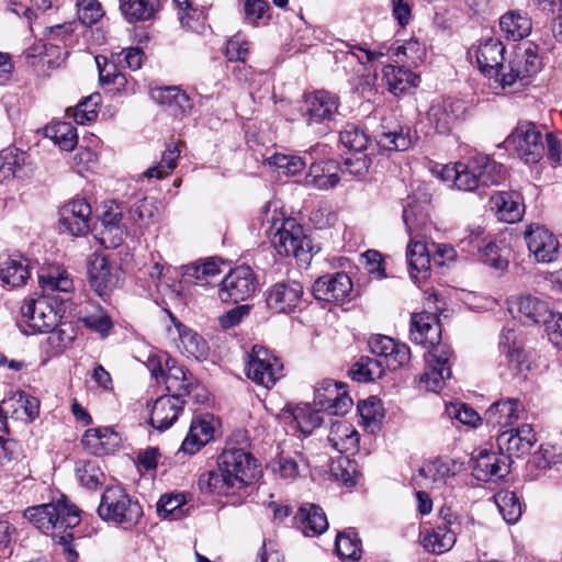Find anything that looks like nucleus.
Returning <instances> with one entry per match:
<instances>
[{
  "label": "nucleus",
  "instance_id": "1",
  "mask_svg": "<svg viewBox=\"0 0 562 562\" xmlns=\"http://www.w3.org/2000/svg\"><path fill=\"white\" fill-rule=\"evenodd\" d=\"M23 517L43 533L52 535L55 543L63 549L68 562H75L78 558L72 547L74 535L68 531L80 522L79 510L75 505L66 501L30 506L23 512Z\"/></svg>",
  "mask_w": 562,
  "mask_h": 562
},
{
  "label": "nucleus",
  "instance_id": "2",
  "mask_svg": "<svg viewBox=\"0 0 562 562\" xmlns=\"http://www.w3.org/2000/svg\"><path fill=\"white\" fill-rule=\"evenodd\" d=\"M442 181H450L461 191H475L499 184L506 177L504 166L488 156L472 157L467 164L441 166L437 171Z\"/></svg>",
  "mask_w": 562,
  "mask_h": 562
},
{
  "label": "nucleus",
  "instance_id": "3",
  "mask_svg": "<svg viewBox=\"0 0 562 562\" xmlns=\"http://www.w3.org/2000/svg\"><path fill=\"white\" fill-rule=\"evenodd\" d=\"M273 248L281 256H293L302 263H308L313 257L314 246L294 218L273 220L269 233Z\"/></svg>",
  "mask_w": 562,
  "mask_h": 562
},
{
  "label": "nucleus",
  "instance_id": "4",
  "mask_svg": "<svg viewBox=\"0 0 562 562\" xmlns=\"http://www.w3.org/2000/svg\"><path fill=\"white\" fill-rule=\"evenodd\" d=\"M97 512L102 520L120 525L124 529H132L143 516L138 501L119 485L108 486L103 491Z\"/></svg>",
  "mask_w": 562,
  "mask_h": 562
},
{
  "label": "nucleus",
  "instance_id": "5",
  "mask_svg": "<svg viewBox=\"0 0 562 562\" xmlns=\"http://www.w3.org/2000/svg\"><path fill=\"white\" fill-rule=\"evenodd\" d=\"M527 165L541 160L544 154V140L538 126L529 121L519 122L504 142Z\"/></svg>",
  "mask_w": 562,
  "mask_h": 562
},
{
  "label": "nucleus",
  "instance_id": "6",
  "mask_svg": "<svg viewBox=\"0 0 562 562\" xmlns=\"http://www.w3.org/2000/svg\"><path fill=\"white\" fill-rule=\"evenodd\" d=\"M282 363L262 346H254L248 355L245 372L248 379L267 389L281 376Z\"/></svg>",
  "mask_w": 562,
  "mask_h": 562
},
{
  "label": "nucleus",
  "instance_id": "7",
  "mask_svg": "<svg viewBox=\"0 0 562 562\" xmlns=\"http://www.w3.org/2000/svg\"><path fill=\"white\" fill-rule=\"evenodd\" d=\"M258 286L252 269L248 266H239L231 270L222 280L218 289V297L225 303H238L254 295Z\"/></svg>",
  "mask_w": 562,
  "mask_h": 562
},
{
  "label": "nucleus",
  "instance_id": "8",
  "mask_svg": "<svg viewBox=\"0 0 562 562\" xmlns=\"http://www.w3.org/2000/svg\"><path fill=\"white\" fill-rule=\"evenodd\" d=\"M217 465L232 479V483L241 490L256 476V460L243 449L231 448L222 452Z\"/></svg>",
  "mask_w": 562,
  "mask_h": 562
},
{
  "label": "nucleus",
  "instance_id": "9",
  "mask_svg": "<svg viewBox=\"0 0 562 562\" xmlns=\"http://www.w3.org/2000/svg\"><path fill=\"white\" fill-rule=\"evenodd\" d=\"M339 99L324 90L305 97L302 115L308 126H328L338 115Z\"/></svg>",
  "mask_w": 562,
  "mask_h": 562
},
{
  "label": "nucleus",
  "instance_id": "10",
  "mask_svg": "<svg viewBox=\"0 0 562 562\" xmlns=\"http://www.w3.org/2000/svg\"><path fill=\"white\" fill-rule=\"evenodd\" d=\"M352 404L344 383L326 379L315 387L314 405L326 412L327 415H345Z\"/></svg>",
  "mask_w": 562,
  "mask_h": 562
},
{
  "label": "nucleus",
  "instance_id": "11",
  "mask_svg": "<svg viewBox=\"0 0 562 562\" xmlns=\"http://www.w3.org/2000/svg\"><path fill=\"white\" fill-rule=\"evenodd\" d=\"M452 352L447 347H434L425 356L426 369L420 376V383L425 384L427 391H440L446 380L451 376V359Z\"/></svg>",
  "mask_w": 562,
  "mask_h": 562
},
{
  "label": "nucleus",
  "instance_id": "12",
  "mask_svg": "<svg viewBox=\"0 0 562 562\" xmlns=\"http://www.w3.org/2000/svg\"><path fill=\"white\" fill-rule=\"evenodd\" d=\"M525 240L529 252L539 263L554 262L560 252L558 237L544 226L531 224L525 232Z\"/></svg>",
  "mask_w": 562,
  "mask_h": 562
},
{
  "label": "nucleus",
  "instance_id": "13",
  "mask_svg": "<svg viewBox=\"0 0 562 562\" xmlns=\"http://www.w3.org/2000/svg\"><path fill=\"white\" fill-rule=\"evenodd\" d=\"M21 321L27 325L33 333H45L55 327L58 315L55 308L45 297L27 299L21 306Z\"/></svg>",
  "mask_w": 562,
  "mask_h": 562
},
{
  "label": "nucleus",
  "instance_id": "14",
  "mask_svg": "<svg viewBox=\"0 0 562 562\" xmlns=\"http://www.w3.org/2000/svg\"><path fill=\"white\" fill-rule=\"evenodd\" d=\"M541 68V60L536 48L528 47L521 53H517L509 61L505 72L502 74L499 83L503 88L512 87L517 81L527 85L529 78L537 74Z\"/></svg>",
  "mask_w": 562,
  "mask_h": 562
},
{
  "label": "nucleus",
  "instance_id": "15",
  "mask_svg": "<svg viewBox=\"0 0 562 562\" xmlns=\"http://www.w3.org/2000/svg\"><path fill=\"white\" fill-rule=\"evenodd\" d=\"M302 295L303 286L300 282L281 281L266 292V304L274 313H290L297 307Z\"/></svg>",
  "mask_w": 562,
  "mask_h": 562
},
{
  "label": "nucleus",
  "instance_id": "16",
  "mask_svg": "<svg viewBox=\"0 0 562 562\" xmlns=\"http://www.w3.org/2000/svg\"><path fill=\"white\" fill-rule=\"evenodd\" d=\"M508 456L497 451L480 450L472 459V471L476 480L488 482L505 477L509 473Z\"/></svg>",
  "mask_w": 562,
  "mask_h": 562
},
{
  "label": "nucleus",
  "instance_id": "17",
  "mask_svg": "<svg viewBox=\"0 0 562 562\" xmlns=\"http://www.w3.org/2000/svg\"><path fill=\"white\" fill-rule=\"evenodd\" d=\"M312 290L316 300L338 303L350 294L352 282L345 272H335L319 277L314 282Z\"/></svg>",
  "mask_w": 562,
  "mask_h": 562
},
{
  "label": "nucleus",
  "instance_id": "18",
  "mask_svg": "<svg viewBox=\"0 0 562 562\" xmlns=\"http://www.w3.org/2000/svg\"><path fill=\"white\" fill-rule=\"evenodd\" d=\"M536 441L533 428L528 424L507 429L497 436L498 449L508 456L509 461L512 456L520 457L529 453Z\"/></svg>",
  "mask_w": 562,
  "mask_h": 562
},
{
  "label": "nucleus",
  "instance_id": "19",
  "mask_svg": "<svg viewBox=\"0 0 562 562\" xmlns=\"http://www.w3.org/2000/svg\"><path fill=\"white\" fill-rule=\"evenodd\" d=\"M463 112L464 106L460 101L437 100L430 105L427 120L439 134H449Z\"/></svg>",
  "mask_w": 562,
  "mask_h": 562
},
{
  "label": "nucleus",
  "instance_id": "20",
  "mask_svg": "<svg viewBox=\"0 0 562 562\" xmlns=\"http://www.w3.org/2000/svg\"><path fill=\"white\" fill-rule=\"evenodd\" d=\"M91 213L85 200H75L60 209L59 223L72 236H83L90 229Z\"/></svg>",
  "mask_w": 562,
  "mask_h": 562
},
{
  "label": "nucleus",
  "instance_id": "21",
  "mask_svg": "<svg viewBox=\"0 0 562 562\" xmlns=\"http://www.w3.org/2000/svg\"><path fill=\"white\" fill-rule=\"evenodd\" d=\"M505 46L499 40L488 38L481 44L476 52V60L480 70L487 77L499 80L505 72L504 66Z\"/></svg>",
  "mask_w": 562,
  "mask_h": 562
},
{
  "label": "nucleus",
  "instance_id": "22",
  "mask_svg": "<svg viewBox=\"0 0 562 562\" xmlns=\"http://www.w3.org/2000/svg\"><path fill=\"white\" fill-rule=\"evenodd\" d=\"M88 277L91 288L100 296L110 293L117 284V276L112 272L109 260L97 252L89 258Z\"/></svg>",
  "mask_w": 562,
  "mask_h": 562
},
{
  "label": "nucleus",
  "instance_id": "23",
  "mask_svg": "<svg viewBox=\"0 0 562 562\" xmlns=\"http://www.w3.org/2000/svg\"><path fill=\"white\" fill-rule=\"evenodd\" d=\"M40 413V401L22 391L12 393L0 405V414L14 419L33 422Z\"/></svg>",
  "mask_w": 562,
  "mask_h": 562
},
{
  "label": "nucleus",
  "instance_id": "24",
  "mask_svg": "<svg viewBox=\"0 0 562 562\" xmlns=\"http://www.w3.org/2000/svg\"><path fill=\"white\" fill-rule=\"evenodd\" d=\"M183 405L184 400L177 397V395H162L158 397L151 408L150 425L159 431L170 428L178 419Z\"/></svg>",
  "mask_w": 562,
  "mask_h": 562
},
{
  "label": "nucleus",
  "instance_id": "25",
  "mask_svg": "<svg viewBox=\"0 0 562 562\" xmlns=\"http://www.w3.org/2000/svg\"><path fill=\"white\" fill-rule=\"evenodd\" d=\"M456 463L449 460L435 459L426 461L413 476L414 482L424 487L439 486L454 475Z\"/></svg>",
  "mask_w": 562,
  "mask_h": 562
},
{
  "label": "nucleus",
  "instance_id": "26",
  "mask_svg": "<svg viewBox=\"0 0 562 562\" xmlns=\"http://www.w3.org/2000/svg\"><path fill=\"white\" fill-rule=\"evenodd\" d=\"M120 441L119 435L108 427L88 429L81 439L85 449L99 457L114 452Z\"/></svg>",
  "mask_w": 562,
  "mask_h": 562
},
{
  "label": "nucleus",
  "instance_id": "27",
  "mask_svg": "<svg viewBox=\"0 0 562 562\" xmlns=\"http://www.w3.org/2000/svg\"><path fill=\"white\" fill-rule=\"evenodd\" d=\"M360 435L349 422L336 419L331 422L328 442L341 454L355 453L358 450Z\"/></svg>",
  "mask_w": 562,
  "mask_h": 562
},
{
  "label": "nucleus",
  "instance_id": "28",
  "mask_svg": "<svg viewBox=\"0 0 562 562\" xmlns=\"http://www.w3.org/2000/svg\"><path fill=\"white\" fill-rule=\"evenodd\" d=\"M409 274L413 279H426L431 266V249L429 245L412 237L406 249Z\"/></svg>",
  "mask_w": 562,
  "mask_h": 562
},
{
  "label": "nucleus",
  "instance_id": "29",
  "mask_svg": "<svg viewBox=\"0 0 562 562\" xmlns=\"http://www.w3.org/2000/svg\"><path fill=\"white\" fill-rule=\"evenodd\" d=\"M491 207L499 220L515 223L522 217L525 206L517 192L498 191L491 196Z\"/></svg>",
  "mask_w": 562,
  "mask_h": 562
},
{
  "label": "nucleus",
  "instance_id": "30",
  "mask_svg": "<svg viewBox=\"0 0 562 562\" xmlns=\"http://www.w3.org/2000/svg\"><path fill=\"white\" fill-rule=\"evenodd\" d=\"M521 407L517 398L499 400L486 409L484 417L493 427H507L518 419Z\"/></svg>",
  "mask_w": 562,
  "mask_h": 562
},
{
  "label": "nucleus",
  "instance_id": "31",
  "mask_svg": "<svg viewBox=\"0 0 562 562\" xmlns=\"http://www.w3.org/2000/svg\"><path fill=\"white\" fill-rule=\"evenodd\" d=\"M167 373L164 375L165 384L169 395H177L183 398L189 395L194 386V381L191 374H187L184 369L177 366L176 360L167 357L165 360Z\"/></svg>",
  "mask_w": 562,
  "mask_h": 562
},
{
  "label": "nucleus",
  "instance_id": "32",
  "mask_svg": "<svg viewBox=\"0 0 562 562\" xmlns=\"http://www.w3.org/2000/svg\"><path fill=\"white\" fill-rule=\"evenodd\" d=\"M305 536H319L328 528L327 517L322 507L315 504H303L296 514Z\"/></svg>",
  "mask_w": 562,
  "mask_h": 562
},
{
  "label": "nucleus",
  "instance_id": "33",
  "mask_svg": "<svg viewBox=\"0 0 562 562\" xmlns=\"http://www.w3.org/2000/svg\"><path fill=\"white\" fill-rule=\"evenodd\" d=\"M517 310L520 317L527 324L544 325L548 319L553 316V312L549 308L548 303L532 295H522L518 297Z\"/></svg>",
  "mask_w": 562,
  "mask_h": 562
},
{
  "label": "nucleus",
  "instance_id": "34",
  "mask_svg": "<svg viewBox=\"0 0 562 562\" xmlns=\"http://www.w3.org/2000/svg\"><path fill=\"white\" fill-rule=\"evenodd\" d=\"M26 154L16 148L0 153V181L11 178L23 179L30 176L32 168H26Z\"/></svg>",
  "mask_w": 562,
  "mask_h": 562
},
{
  "label": "nucleus",
  "instance_id": "35",
  "mask_svg": "<svg viewBox=\"0 0 562 562\" xmlns=\"http://www.w3.org/2000/svg\"><path fill=\"white\" fill-rule=\"evenodd\" d=\"M383 79L387 86V90L400 95L405 93L409 88L417 87L419 76L407 68L386 65L383 67Z\"/></svg>",
  "mask_w": 562,
  "mask_h": 562
},
{
  "label": "nucleus",
  "instance_id": "36",
  "mask_svg": "<svg viewBox=\"0 0 562 562\" xmlns=\"http://www.w3.org/2000/svg\"><path fill=\"white\" fill-rule=\"evenodd\" d=\"M172 322L179 335L178 348L182 353H186L188 357H193L196 360L206 358L209 352L207 342L198 333L188 328L180 322H177L173 317Z\"/></svg>",
  "mask_w": 562,
  "mask_h": 562
},
{
  "label": "nucleus",
  "instance_id": "37",
  "mask_svg": "<svg viewBox=\"0 0 562 562\" xmlns=\"http://www.w3.org/2000/svg\"><path fill=\"white\" fill-rule=\"evenodd\" d=\"M338 166L335 161H321L311 165L305 184L321 190L334 188L339 182Z\"/></svg>",
  "mask_w": 562,
  "mask_h": 562
},
{
  "label": "nucleus",
  "instance_id": "38",
  "mask_svg": "<svg viewBox=\"0 0 562 562\" xmlns=\"http://www.w3.org/2000/svg\"><path fill=\"white\" fill-rule=\"evenodd\" d=\"M199 488L203 493L215 495H234L239 488L232 483V479L217 465V470H211L200 475Z\"/></svg>",
  "mask_w": 562,
  "mask_h": 562
},
{
  "label": "nucleus",
  "instance_id": "39",
  "mask_svg": "<svg viewBox=\"0 0 562 562\" xmlns=\"http://www.w3.org/2000/svg\"><path fill=\"white\" fill-rule=\"evenodd\" d=\"M120 11L128 23L147 21L158 11L159 0H119Z\"/></svg>",
  "mask_w": 562,
  "mask_h": 562
},
{
  "label": "nucleus",
  "instance_id": "40",
  "mask_svg": "<svg viewBox=\"0 0 562 562\" xmlns=\"http://www.w3.org/2000/svg\"><path fill=\"white\" fill-rule=\"evenodd\" d=\"M480 234L481 232H477V234L469 240V244H473L480 251V260L497 271L505 270L508 266V260L502 255L499 246L493 240L485 243L484 239H480Z\"/></svg>",
  "mask_w": 562,
  "mask_h": 562
},
{
  "label": "nucleus",
  "instance_id": "41",
  "mask_svg": "<svg viewBox=\"0 0 562 562\" xmlns=\"http://www.w3.org/2000/svg\"><path fill=\"white\" fill-rule=\"evenodd\" d=\"M47 333L46 344L48 346L47 355L49 357H56L65 352V350L71 346L76 337L75 328L68 323L57 324Z\"/></svg>",
  "mask_w": 562,
  "mask_h": 562
},
{
  "label": "nucleus",
  "instance_id": "42",
  "mask_svg": "<svg viewBox=\"0 0 562 562\" xmlns=\"http://www.w3.org/2000/svg\"><path fill=\"white\" fill-rule=\"evenodd\" d=\"M0 266V280L10 288L23 285L30 277L25 259L9 257Z\"/></svg>",
  "mask_w": 562,
  "mask_h": 562
},
{
  "label": "nucleus",
  "instance_id": "43",
  "mask_svg": "<svg viewBox=\"0 0 562 562\" xmlns=\"http://www.w3.org/2000/svg\"><path fill=\"white\" fill-rule=\"evenodd\" d=\"M499 27L507 38L519 41L530 34L532 22L527 15L508 12L501 18Z\"/></svg>",
  "mask_w": 562,
  "mask_h": 562
},
{
  "label": "nucleus",
  "instance_id": "44",
  "mask_svg": "<svg viewBox=\"0 0 562 562\" xmlns=\"http://www.w3.org/2000/svg\"><path fill=\"white\" fill-rule=\"evenodd\" d=\"M457 540L454 529L447 526H437L423 538L424 548L435 554H441L450 550Z\"/></svg>",
  "mask_w": 562,
  "mask_h": 562
},
{
  "label": "nucleus",
  "instance_id": "45",
  "mask_svg": "<svg viewBox=\"0 0 562 562\" xmlns=\"http://www.w3.org/2000/svg\"><path fill=\"white\" fill-rule=\"evenodd\" d=\"M499 350L506 356V359L513 369L520 372L528 369L526 355L521 347L516 342V334L514 330L508 329L502 334Z\"/></svg>",
  "mask_w": 562,
  "mask_h": 562
},
{
  "label": "nucleus",
  "instance_id": "46",
  "mask_svg": "<svg viewBox=\"0 0 562 562\" xmlns=\"http://www.w3.org/2000/svg\"><path fill=\"white\" fill-rule=\"evenodd\" d=\"M45 135L63 150H72L78 143L76 127L69 122H56L46 126Z\"/></svg>",
  "mask_w": 562,
  "mask_h": 562
},
{
  "label": "nucleus",
  "instance_id": "47",
  "mask_svg": "<svg viewBox=\"0 0 562 562\" xmlns=\"http://www.w3.org/2000/svg\"><path fill=\"white\" fill-rule=\"evenodd\" d=\"M153 98L160 104L168 106L175 113L186 112L191 108L190 99L178 87H165L153 91Z\"/></svg>",
  "mask_w": 562,
  "mask_h": 562
},
{
  "label": "nucleus",
  "instance_id": "48",
  "mask_svg": "<svg viewBox=\"0 0 562 562\" xmlns=\"http://www.w3.org/2000/svg\"><path fill=\"white\" fill-rule=\"evenodd\" d=\"M79 319L89 328L102 336L106 335L112 327L110 317L99 304L88 303L79 311Z\"/></svg>",
  "mask_w": 562,
  "mask_h": 562
},
{
  "label": "nucleus",
  "instance_id": "49",
  "mask_svg": "<svg viewBox=\"0 0 562 562\" xmlns=\"http://www.w3.org/2000/svg\"><path fill=\"white\" fill-rule=\"evenodd\" d=\"M131 220L139 226H149L159 220V205L153 198H143L130 209Z\"/></svg>",
  "mask_w": 562,
  "mask_h": 562
},
{
  "label": "nucleus",
  "instance_id": "50",
  "mask_svg": "<svg viewBox=\"0 0 562 562\" xmlns=\"http://www.w3.org/2000/svg\"><path fill=\"white\" fill-rule=\"evenodd\" d=\"M378 145L385 150H407L414 143V135L407 126L378 135Z\"/></svg>",
  "mask_w": 562,
  "mask_h": 562
},
{
  "label": "nucleus",
  "instance_id": "51",
  "mask_svg": "<svg viewBox=\"0 0 562 562\" xmlns=\"http://www.w3.org/2000/svg\"><path fill=\"white\" fill-rule=\"evenodd\" d=\"M383 362L370 357H361L350 369L349 375L357 382H371L383 375Z\"/></svg>",
  "mask_w": 562,
  "mask_h": 562
},
{
  "label": "nucleus",
  "instance_id": "52",
  "mask_svg": "<svg viewBox=\"0 0 562 562\" xmlns=\"http://www.w3.org/2000/svg\"><path fill=\"white\" fill-rule=\"evenodd\" d=\"M501 515L507 524H515L521 516V504L515 492L501 491L495 495Z\"/></svg>",
  "mask_w": 562,
  "mask_h": 562
},
{
  "label": "nucleus",
  "instance_id": "53",
  "mask_svg": "<svg viewBox=\"0 0 562 562\" xmlns=\"http://www.w3.org/2000/svg\"><path fill=\"white\" fill-rule=\"evenodd\" d=\"M267 161L276 169L279 177L295 176L306 166V161L303 158L294 155L274 154Z\"/></svg>",
  "mask_w": 562,
  "mask_h": 562
},
{
  "label": "nucleus",
  "instance_id": "54",
  "mask_svg": "<svg viewBox=\"0 0 562 562\" xmlns=\"http://www.w3.org/2000/svg\"><path fill=\"white\" fill-rule=\"evenodd\" d=\"M335 547L341 559L359 560L361 557V541L351 529L337 535Z\"/></svg>",
  "mask_w": 562,
  "mask_h": 562
},
{
  "label": "nucleus",
  "instance_id": "55",
  "mask_svg": "<svg viewBox=\"0 0 562 562\" xmlns=\"http://www.w3.org/2000/svg\"><path fill=\"white\" fill-rule=\"evenodd\" d=\"M179 156L180 149L178 144L169 143L162 154L160 162L147 169L144 175L147 178L164 179L177 167Z\"/></svg>",
  "mask_w": 562,
  "mask_h": 562
},
{
  "label": "nucleus",
  "instance_id": "56",
  "mask_svg": "<svg viewBox=\"0 0 562 562\" xmlns=\"http://www.w3.org/2000/svg\"><path fill=\"white\" fill-rule=\"evenodd\" d=\"M221 272L218 263L214 259H210L201 265L191 263L184 267L183 276L196 284L206 285L211 279Z\"/></svg>",
  "mask_w": 562,
  "mask_h": 562
},
{
  "label": "nucleus",
  "instance_id": "57",
  "mask_svg": "<svg viewBox=\"0 0 562 562\" xmlns=\"http://www.w3.org/2000/svg\"><path fill=\"white\" fill-rule=\"evenodd\" d=\"M326 412L319 407L312 408L310 405L297 408L294 413V419L303 434H311L315 428L324 423Z\"/></svg>",
  "mask_w": 562,
  "mask_h": 562
},
{
  "label": "nucleus",
  "instance_id": "58",
  "mask_svg": "<svg viewBox=\"0 0 562 562\" xmlns=\"http://www.w3.org/2000/svg\"><path fill=\"white\" fill-rule=\"evenodd\" d=\"M349 453L338 457L333 461L330 472L338 480L346 485H355L358 476V464L355 460L350 459Z\"/></svg>",
  "mask_w": 562,
  "mask_h": 562
},
{
  "label": "nucleus",
  "instance_id": "59",
  "mask_svg": "<svg viewBox=\"0 0 562 562\" xmlns=\"http://www.w3.org/2000/svg\"><path fill=\"white\" fill-rule=\"evenodd\" d=\"M428 217L425 209L419 203L409 202L403 210V222L411 238L422 231L427 224Z\"/></svg>",
  "mask_w": 562,
  "mask_h": 562
},
{
  "label": "nucleus",
  "instance_id": "60",
  "mask_svg": "<svg viewBox=\"0 0 562 562\" xmlns=\"http://www.w3.org/2000/svg\"><path fill=\"white\" fill-rule=\"evenodd\" d=\"M38 282L44 291L69 292L72 289V280L65 270H53L38 276Z\"/></svg>",
  "mask_w": 562,
  "mask_h": 562
},
{
  "label": "nucleus",
  "instance_id": "61",
  "mask_svg": "<svg viewBox=\"0 0 562 562\" xmlns=\"http://www.w3.org/2000/svg\"><path fill=\"white\" fill-rule=\"evenodd\" d=\"M339 139L341 144L355 153H362L369 144V136L353 124L347 125L341 132Z\"/></svg>",
  "mask_w": 562,
  "mask_h": 562
},
{
  "label": "nucleus",
  "instance_id": "62",
  "mask_svg": "<svg viewBox=\"0 0 562 562\" xmlns=\"http://www.w3.org/2000/svg\"><path fill=\"white\" fill-rule=\"evenodd\" d=\"M182 505V495H162L157 503V513L164 519H180L183 516Z\"/></svg>",
  "mask_w": 562,
  "mask_h": 562
},
{
  "label": "nucleus",
  "instance_id": "63",
  "mask_svg": "<svg viewBox=\"0 0 562 562\" xmlns=\"http://www.w3.org/2000/svg\"><path fill=\"white\" fill-rule=\"evenodd\" d=\"M95 63L99 70V78L101 83L115 85L117 88L126 83L125 76L117 70L114 63H110L106 57L97 56Z\"/></svg>",
  "mask_w": 562,
  "mask_h": 562
},
{
  "label": "nucleus",
  "instance_id": "64",
  "mask_svg": "<svg viewBox=\"0 0 562 562\" xmlns=\"http://www.w3.org/2000/svg\"><path fill=\"white\" fill-rule=\"evenodd\" d=\"M77 8L78 19L86 26L95 24L104 15L98 0H80L77 2Z\"/></svg>",
  "mask_w": 562,
  "mask_h": 562
}]
</instances>
